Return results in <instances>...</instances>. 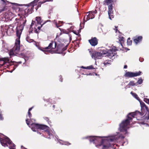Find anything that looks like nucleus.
Here are the masks:
<instances>
[{"label":"nucleus","instance_id":"obj_47","mask_svg":"<svg viewBox=\"0 0 149 149\" xmlns=\"http://www.w3.org/2000/svg\"><path fill=\"white\" fill-rule=\"evenodd\" d=\"M67 49V48L66 47H65V48H63L62 49V50L64 51L65 50Z\"/></svg>","mask_w":149,"mask_h":149},{"label":"nucleus","instance_id":"obj_22","mask_svg":"<svg viewBox=\"0 0 149 149\" xmlns=\"http://www.w3.org/2000/svg\"><path fill=\"white\" fill-rule=\"evenodd\" d=\"M17 56L20 57L24 58L26 56L25 54L24 53H22L19 51V52H18V54H17Z\"/></svg>","mask_w":149,"mask_h":149},{"label":"nucleus","instance_id":"obj_15","mask_svg":"<svg viewBox=\"0 0 149 149\" xmlns=\"http://www.w3.org/2000/svg\"><path fill=\"white\" fill-rule=\"evenodd\" d=\"M88 41L92 46H95L98 44V40L96 37L92 38Z\"/></svg>","mask_w":149,"mask_h":149},{"label":"nucleus","instance_id":"obj_7","mask_svg":"<svg viewBox=\"0 0 149 149\" xmlns=\"http://www.w3.org/2000/svg\"><path fill=\"white\" fill-rule=\"evenodd\" d=\"M97 13V11L95 10L93 11H90L87 13H89L88 15H87L86 19H85V16L84 17L83 19V22L81 23L80 26L81 27L83 25H84L85 22L86 21L89 20L90 19H92L95 17V14H96Z\"/></svg>","mask_w":149,"mask_h":149},{"label":"nucleus","instance_id":"obj_14","mask_svg":"<svg viewBox=\"0 0 149 149\" xmlns=\"http://www.w3.org/2000/svg\"><path fill=\"white\" fill-rule=\"evenodd\" d=\"M116 1V0H104L103 3L104 5L108 6L109 8L110 6H113V3Z\"/></svg>","mask_w":149,"mask_h":149},{"label":"nucleus","instance_id":"obj_11","mask_svg":"<svg viewBox=\"0 0 149 149\" xmlns=\"http://www.w3.org/2000/svg\"><path fill=\"white\" fill-rule=\"evenodd\" d=\"M89 52L93 58L95 59H100L101 58L103 54L101 52H97L95 51H90Z\"/></svg>","mask_w":149,"mask_h":149},{"label":"nucleus","instance_id":"obj_20","mask_svg":"<svg viewBox=\"0 0 149 149\" xmlns=\"http://www.w3.org/2000/svg\"><path fill=\"white\" fill-rule=\"evenodd\" d=\"M97 137L96 136H90L89 138V140L90 142H93L94 143L97 140Z\"/></svg>","mask_w":149,"mask_h":149},{"label":"nucleus","instance_id":"obj_55","mask_svg":"<svg viewBox=\"0 0 149 149\" xmlns=\"http://www.w3.org/2000/svg\"><path fill=\"white\" fill-rule=\"evenodd\" d=\"M10 149H15V148H10Z\"/></svg>","mask_w":149,"mask_h":149},{"label":"nucleus","instance_id":"obj_57","mask_svg":"<svg viewBox=\"0 0 149 149\" xmlns=\"http://www.w3.org/2000/svg\"><path fill=\"white\" fill-rule=\"evenodd\" d=\"M65 54V53H64V54H63V55H64Z\"/></svg>","mask_w":149,"mask_h":149},{"label":"nucleus","instance_id":"obj_36","mask_svg":"<svg viewBox=\"0 0 149 149\" xmlns=\"http://www.w3.org/2000/svg\"><path fill=\"white\" fill-rule=\"evenodd\" d=\"M62 31L64 33L67 34L68 33V31H66L64 29L63 30H62Z\"/></svg>","mask_w":149,"mask_h":149},{"label":"nucleus","instance_id":"obj_16","mask_svg":"<svg viewBox=\"0 0 149 149\" xmlns=\"http://www.w3.org/2000/svg\"><path fill=\"white\" fill-rule=\"evenodd\" d=\"M142 37L141 36H139L138 37H135L133 38L134 42L136 44L140 42L142 40Z\"/></svg>","mask_w":149,"mask_h":149},{"label":"nucleus","instance_id":"obj_18","mask_svg":"<svg viewBox=\"0 0 149 149\" xmlns=\"http://www.w3.org/2000/svg\"><path fill=\"white\" fill-rule=\"evenodd\" d=\"M112 147V145L111 143L108 142L107 143L103 145L102 149H110Z\"/></svg>","mask_w":149,"mask_h":149},{"label":"nucleus","instance_id":"obj_1","mask_svg":"<svg viewBox=\"0 0 149 149\" xmlns=\"http://www.w3.org/2000/svg\"><path fill=\"white\" fill-rule=\"evenodd\" d=\"M141 106V111H136L135 112L129 113L127 115V118L123 121L120 125V128L121 131H127V126L132 121V119L135 118V116H140L141 117L143 116V119L148 120L149 119V110L148 107L142 101L140 102Z\"/></svg>","mask_w":149,"mask_h":149},{"label":"nucleus","instance_id":"obj_43","mask_svg":"<svg viewBox=\"0 0 149 149\" xmlns=\"http://www.w3.org/2000/svg\"><path fill=\"white\" fill-rule=\"evenodd\" d=\"M33 107H31L29 108V109L28 111L30 112V111L32 110Z\"/></svg>","mask_w":149,"mask_h":149},{"label":"nucleus","instance_id":"obj_3","mask_svg":"<svg viewBox=\"0 0 149 149\" xmlns=\"http://www.w3.org/2000/svg\"><path fill=\"white\" fill-rule=\"evenodd\" d=\"M20 39L17 38L16 39L14 46L9 52V54L10 56L13 55L17 56L18 52H19L20 50Z\"/></svg>","mask_w":149,"mask_h":149},{"label":"nucleus","instance_id":"obj_45","mask_svg":"<svg viewBox=\"0 0 149 149\" xmlns=\"http://www.w3.org/2000/svg\"><path fill=\"white\" fill-rule=\"evenodd\" d=\"M24 61V64L26 62V60L25 58H24L23 59V61Z\"/></svg>","mask_w":149,"mask_h":149},{"label":"nucleus","instance_id":"obj_23","mask_svg":"<svg viewBox=\"0 0 149 149\" xmlns=\"http://www.w3.org/2000/svg\"><path fill=\"white\" fill-rule=\"evenodd\" d=\"M104 65L106 66L107 65H109L111 64V61L107 60L104 61L103 63Z\"/></svg>","mask_w":149,"mask_h":149},{"label":"nucleus","instance_id":"obj_13","mask_svg":"<svg viewBox=\"0 0 149 149\" xmlns=\"http://www.w3.org/2000/svg\"><path fill=\"white\" fill-rule=\"evenodd\" d=\"M113 6H110L108 8V14L109 18L111 20L112 19L114 18L113 11Z\"/></svg>","mask_w":149,"mask_h":149},{"label":"nucleus","instance_id":"obj_30","mask_svg":"<svg viewBox=\"0 0 149 149\" xmlns=\"http://www.w3.org/2000/svg\"><path fill=\"white\" fill-rule=\"evenodd\" d=\"M86 68V69H89V70L94 69V68L93 67V66L92 65H91L90 66L87 67Z\"/></svg>","mask_w":149,"mask_h":149},{"label":"nucleus","instance_id":"obj_29","mask_svg":"<svg viewBox=\"0 0 149 149\" xmlns=\"http://www.w3.org/2000/svg\"><path fill=\"white\" fill-rule=\"evenodd\" d=\"M144 101L146 103L149 104V99L146 98H145L144 99Z\"/></svg>","mask_w":149,"mask_h":149},{"label":"nucleus","instance_id":"obj_6","mask_svg":"<svg viewBox=\"0 0 149 149\" xmlns=\"http://www.w3.org/2000/svg\"><path fill=\"white\" fill-rule=\"evenodd\" d=\"M0 141L2 146L4 147L8 146V144L10 146L15 147V145L13 143L9 138L6 137L3 138H0Z\"/></svg>","mask_w":149,"mask_h":149},{"label":"nucleus","instance_id":"obj_40","mask_svg":"<svg viewBox=\"0 0 149 149\" xmlns=\"http://www.w3.org/2000/svg\"><path fill=\"white\" fill-rule=\"evenodd\" d=\"M6 7H3V8L2 9H1V11H5V9H6Z\"/></svg>","mask_w":149,"mask_h":149},{"label":"nucleus","instance_id":"obj_51","mask_svg":"<svg viewBox=\"0 0 149 149\" xmlns=\"http://www.w3.org/2000/svg\"><path fill=\"white\" fill-rule=\"evenodd\" d=\"M110 140L111 141H113V139H110Z\"/></svg>","mask_w":149,"mask_h":149},{"label":"nucleus","instance_id":"obj_34","mask_svg":"<svg viewBox=\"0 0 149 149\" xmlns=\"http://www.w3.org/2000/svg\"><path fill=\"white\" fill-rule=\"evenodd\" d=\"M26 124L29 125V124L30 121L29 120V119L27 118L26 119Z\"/></svg>","mask_w":149,"mask_h":149},{"label":"nucleus","instance_id":"obj_52","mask_svg":"<svg viewBox=\"0 0 149 149\" xmlns=\"http://www.w3.org/2000/svg\"><path fill=\"white\" fill-rule=\"evenodd\" d=\"M2 1H3V2H5V0H1Z\"/></svg>","mask_w":149,"mask_h":149},{"label":"nucleus","instance_id":"obj_54","mask_svg":"<svg viewBox=\"0 0 149 149\" xmlns=\"http://www.w3.org/2000/svg\"><path fill=\"white\" fill-rule=\"evenodd\" d=\"M122 138H124L125 137L124 136H122L121 137Z\"/></svg>","mask_w":149,"mask_h":149},{"label":"nucleus","instance_id":"obj_10","mask_svg":"<svg viewBox=\"0 0 149 149\" xmlns=\"http://www.w3.org/2000/svg\"><path fill=\"white\" fill-rule=\"evenodd\" d=\"M142 72L140 71L135 72H126L125 74V77L128 78H131L141 75Z\"/></svg>","mask_w":149,"mask_h":149},{"label":"nucleus","instance_id":"obj_27","mask_svg":"<svg viewBox=\"0 0 149 149\" xmlns=\"http://www.w3.org/2000/svg\"><path fill=\"white\" fill-rule=\"evenodd\" d=\"M26 40L29 42H31L33 41V40L32 39H30V37L27 36L26 38Z\"/></svg>","mask_w":149,"mask_h":149},{"label":"nucleus","instance_id":"obj_25","mask_svg":"<svg viewBox=\"0 0 149 149\" xmlns=\"http://www.w3.org/2000/svg\"><path fill=\"white\" fill-rule=\"evenodd\" d=\"M127 86H136V83H134V81H130L129 83L128 84Z\"/></svg>","mask_w":149,"mask_h":149},{"label":"nucleus","instance_id":"obj_38","mask_svg":"<svg viewBox=\"0 0 149 149\" xmlns=\"http://www.w3.org/2000/svg\"><path fill=\"white\" fill-rule=\"evenodd\" d=\"M72 32L75 34L78 35L79 34V33L78 32L76 31H73Z\"/></svg>","mask_w":149,"mask_h":149},{"label":"nucleus","instance_id":"obj_8","mask_svg":"<svg viewBox=\"0 0 149 149\" xmlns=\"http://www.w3.org/2000/svg\"><path fill=\"white\" fill-rule=\"evenodd\" d=\"M31 129L33 131H36L37 130L40 129L41 130H44L47 127L46 125H40L38 124L33 123L31 124Z\"/></svg>","mask_w":149,"mask_h":149},{"label":"nucleus","instance_id":"obj_39","mask_svg":"<svg viewBox=\"0 0 149 149\" xmlns=\"http://www.w3.org/2000/svg\"><path fill=\"white\" fill-rule=\"evenodd\" d=\"M115 29H115V31H116V32H117V31H118V32H119V33H120V32L119 31H118V29H117V28H118V26H115Z\"/></svg>","mask_w":149,"mask_h":149},{"label":"nucleus","instance_id":"obj_32","mask_svg":"<svg viewBox=\"0 0 149 149\" xmlns=\"http://www.w3.org/2000/svg\"><path fill=\"white\" fill-rule=\"evenodd\" d=\"M3 119V116L2 114L1 113V112H0V120H2Z\"/></svg>","mask_w":149,"mask_h":149},{"label":"nucleus","instance_id":"obj_58","mask_svg":"<svg viewBox=\"0 0 149 149\" xmlns=\"http://www.w3.org/2000/svg\"><path fill=\"white\" fill-rule=\"evenodd\" d=\"M69 145H70V143H69Z\"/></svg>","mask_w":149,"mask_h":149},{"label":"nucleus","instance_id":"obj_42","mask_svg":"<svg viewBox=\"0 0 149 149\" xmlns=\"http://www.w3.org/2000/svg\"><path fill=\"white\" fill-rule=\"evenodd\" d=\"M81 68H83V69H86V67H84V66H82L81 67Z\"/></svg>","mask_w":149,"mask_h":149},{"label":"nucleus","instance_id":"obj_24","mask_svg":"<svg viewBox=\"0 0 149 149\" xmlns=\"http://www.w3.org/2000/svg\"><path fill=\"white\" fill-rule=\"evenodd\" d=\"M143 82V80L141 77L139 78L136 83V85L139 84H141Z\"/></svg>","mask_w":149,"mask_h":149},{"label":"nucleus","instance_id":"obj_28","mask_svg":"<svg viewBox=\"0 0 149 149\" xmlns=\"http://www.w3.org/2000/svg\"><path fill=\"white\" fill-rule=\"evenodd\" d=\"M34 23L32 22L31 25V28L29 29V33H32V29H31V26H32L33 24H34Z\"/></svg>","mask_w":149,"mask_h":149},{"label":"nucleus","instance_id":"obj_46","mask_svg":"<svg viewBox=\"0 0 149 149\" xmlns=\"http://www.w3.org/2000/svg\"><path fill=\"white\" fill-rule=\"evenodd\" d=\"M17 63H18L19 64H21L22 63V61H19L17 62Z\"/></svg>","mask_w":149,"mask_h":149},{"label":"nucleus","instance_id":"obj_17","mask_svg":"<svg viewBox=\"0 0 149 149\" xmlns=\"http://www.w3.org/2000/svg\"><path fill=\"white\" fill-rule=\"evenodd\" d=\"M0 61H3V65L6 64V63L9 64L10 62L9 59L8 58H0Z\"/></svg>","mask_w":149,"mask_h":149},{"label":"nucleus","instance_id":"obj_49","mask_svg":"<svg viewBox=\"0 0 149 149\" xmlns=\"http://www.w3.org/2000/svg\"><path fill=\"white\" fill-rule=\"evenodd\" d=\"M55 105H53V108H54V109H55Z\"/></svg>","mask_w":149,"mask_h":149},{"label":"nucleus","instance_id":"obj_9","mask_svg":"<svg viewBox=\"0 0 149 149\" xmlns=\"http://www.w3.org/2000/svg\"><path fill=\"white\" fill-rule=\"evenodd\" d=\"M54 43V42L53 41H52L49 44V46L48 47H46L45 48L42 47L39 48V49L40 50L43 52L45 54H47V53L49 52H50V51L47 50V49H55L57 45V43L56 42H54V47H52V45H53Z\"/></svg>","mask_w":149,"mask_h":149},{"label":"nucleus","instance_id":"obj_35","mask_svg":"<svg viewBox=\"0 0 149 149\" xmlns=\"http://www.w3.org/2000/svg\"><path fill=\"white\" fill-rule=\"evenodd\" d=\"M59 78H60V79H59L60 81L61 82H62L63 79L62 77V76L61 75H60L59 76Z\"/></svg>","mask_w":149,"mask_h":149},{"label":"nucleus","instance_id":"obj_4","mask_svg":"<svg viewBox=\"0 0 149 149\" xmlns=\"http://www.w3.org/2000/svg\"><path fill=\"white\" fill-rule=\"evenodd\" d=\"M34 4L33 2L30 3L28 7L22 11L21 14L27 16L29 14L32 13L33 11L34 6H36Z\"/></svg>","mask_w":149,"mask_h":149},{"label":"nucleus","instance_id":"obj_48","mask_svg":"<svg viewBox=\"0 0 149 149\" xmlns=\"http://www.w3.org/2000/svg\"><path fill=\"white\" fill-rule=\"evenodd\" d=\"M101 145V144H100L98 145H96V146L97 147H98V146H100Z\"/></svg>","mask_w":149,"mask_h":149},{"label":"nucleus","instance_id":"obj_19","mask_svg":"<svg viewBox=\"0 0 149 149\" xmlns=\"http://www.w3.org/2000/svg\"><path fill=\"white\" fill-rule=\"evenodd\" d=\"M119 37V42L121 44L122 46V43H123L125 42V38L123 37L121 35H120L119 36H118Z\"/></svg>","mask_w":149,"mask_h":149},{"label":"nucleus","instance_id":"obj_2","mask_svg":"<svg viewBox=\"0 0 149 149\" xmlns=\"http://www.w3.org/2000/svg\"><path fill=\"white\" fill-rule=\"evenodd\" d=\"M26 21L25 16H24L23 17H21L19 20L18 25L16 28V36L19 39L20 38L21 34Z\"/></svg>","mask_w":149,"mask_h":149},{"label":"nucleus","instance_id":"obj_33","mask_svg":"<svg viewBox=\"0 0 149 149\" xmlns=\"http://www.w3.org/2000/svg\"><path fill=\"white\" fill-rule=\"evenodd\" d=\"M44 119L46 120L47 122L48 123L49 122V119L48 117H43Z\"/></svg>","mask_w":149,"mask_h":149},{"label":"nucleus","instance_id":"obj_50","mask_svg":"<svg viewBox=\"0 0 149 149\" xmlns=\"http://www.w3.org/2000/svg\"><path fill=\"white\" fill-rule=\"evenodd\" d=\"M18 64H16V65H15V66L16 67H15V68H14V69H15V68L16 67H17L18 66Z\"/></svg>","mask_w":149,"mask_h":149},{"label":"nucleus","instance_id":"obj_31","mask_svg":"<svg viewBox=\"0 0 149 149\" xmlns=\"http://www.w3.org/2000/svg\"><path fill=\"white\" fill-rule=\"evenodd\" d=\"M131 93L132 95L134 96L135 98H136L137 97V95L135 93H133L132 92H131Z\"/></svg>","mask_w":149,"mask_h":149},{"label":"nucleus","instance_id":"obj_56","mask_svg":"<svg viewBox=\"0 0 149 149\" xmlns=\"http://www.w3.org/2000/svg\"><path fill=\"white\" fill-rule=\"evenodd\" d=\"M39 133L40 134H41V133L40 132H39Z\"/></svg>","mask_w":149,"mask_h":149},{"label":"nucleus","instance_id":"obj_5","mask_svg":"<svg viewBox=\"0 0 149 149\" xmlns=\"http://www.w3.org/2000/svg\"><path fill=\"white\" fill-rule=\"evenodd\" d=\"M36 20L37 22L36 24V26L34 28V33H38L40 31L41 28L42 27L43 25L46 22H45L42 24H41V17H36Z\"/></svg>","mask_w":149,"mask_h":149},{"label":"nucleus","instance_id":"obj_26","mask_svg":"<svg viewBox=\"0 0 149 149\" xmlns=\"http://www.w3.org/2000/svg\"><path fill=\"white\" fill-rule=\"evenodd\" d=\"M132 43V41L130 40V38H128L127 40V43L128 45H131Z\"/></svg>","mask_w":149,"mask_h":149},{"label":"nucleus","instance_id":"obj_44","mask_svg":"<svg viewBox=\"0 0 149 149\" xmlns=\"http://www.w3.org/2000/svg\"><path fill=\"white\" fill-rule=\"evenodd\" d=\"M127 65H125L124 66V68H125V69H126V68H127Z\"/></svg>","mask_w":149,"mask_h":149},{"label":"nucleus","instance_id":"obj_37","mask_svg":"<svg viewBox=\"0 0 149 149\" xmlns=\"http://www.w3.org/2000/svg\"><path fill=\"white\" fill-rule=\"evenodd\" d=\"M28 116H29V118H31V116H32V114H31V112L28 111Z\"/></svg>","mask_w":149,"mask_h":149},{"label":"nucleus","instance_id":"obj_53","mask_svg":"<svg viewBox=\"0 0 149 149\" xmlns=\"http://www.w3.org/2000/svg\"><path fill=\"white\" fill-rule=\"evenodd\" d=\"M53 0H46V1H52Z\"/></svg>","mask_w":149,"mask_h":149},{"label":"nucleus","instance_id":"obj_41","mask_svg":"<svg viewBox=\"0 0 149 149\" xmlns=\"http://www.w3.org/2000/svg\"><path fill=\"white\" fill-rule=\"evenodd\" d=\"M56 27H59V26H60V25H58L57 23H56Z\"/></svg>","mask_w":149,"mask_h":149},{"label":"nucleus","instance_id":"obj_21","mask_svg":"<svg viewBox=\"0 0 149 149\" xmlns=\"http://www.w3.org/2000/svg\"><path fill=\"white\" fill-rule=\"evenodd\" d=\"M46 126L47 127L45 129L43 130H44V131L47 133V134L49 136V137H48L47 138L50 139V136H51V135H52V134L49 131V127L47 125H46Z\"/></svg>","mask_w":149,"mask_h":149},{"label":"nucleus","instance_id":"obj_12","mask_svg":"<svg viewBox=\"0 0 149 149\" xmlns=\"http://www.w3.org/2000/svg\"><path fill=\"white\" fill-rule=\"evenodd\" d=\"M116 51L115 49H110L109 51L103 53L104 54H107V56L109 58H111L114 56L116 54Z\"/></svg>","mask_w":149,"mask_h":149}]
</instances>
